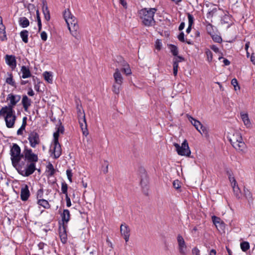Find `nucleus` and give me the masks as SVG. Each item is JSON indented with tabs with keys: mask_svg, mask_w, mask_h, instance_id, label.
Instances as JSON below:
<instances>
[{
	"mask_svg": "<svg viewBox=\"0 0 255 255\" xmlns=\"http://www.w3.org/2000/svg\"><path fill=\"white\" fill-rule=\"evenodd\" d=\"M156 11L155 8H144L139 11V17L144 25L149 26L154 24L155 21L153 17Z\"/></svg>",
	"mask_w": 255,
	"mask_h": 255,
	"instance_id": "nucleus-3",
	"label": "nucleus"
},
{
	"mask_svg": "<svg viewBox=\"0 0 255 255\" xmlns=\"http://www.w3.org/2000/svg\"><path fill=\"white\" fill-rule=\"evenodd\" d=\"M28 139L31 147L35 148L40 142L38 133L33 130L29 134Z\"/></svg>",
	"mask_w": 255,
	"mask_h": 255,
	"instance_id": "nucleus-9",
	"label": "nucleus"
},
{
	"mask_svg": "<svg viewBox=\"0 0 255 255\" xmlns=\"http://www.w3.org/2000/svg\"><path fill=\"white\" fill-rule=\"evenodd\" d=\"M206 28L208 31V32L211 35V30H212V25L210 23H208L206 26Z\"/></svg>",
	"mask_w": 255,
	"mask_h": 255,
	"instance_id": "nucleus-60",
	"label": "nucleus"
},
{
	"mask_svg": "<svg viewBox=\"0 0 255 255\" xmlns=\"http://www.w3.org/2000/svg\"><path fill=\"white\" fill-rule=\"evenodd\" d=\"M60 125L57 128V131L55 132L53 134L54 139H56V137L58 139V137L60 133H63L64 131V127L62 125L61 123L59 121Z\"/></svg>",
	"mask_w": 255,
	"mask_h": 255,
	"instance_id": "nucleus-28",
	"label": "nucleus"
},
{
	"mask_svg": "<svg viewBox=\"0 0 255 255\" xmlns=\"http://www.w3.org/2000/svg\"><path fill=\"white\" fill-rule=\"evenodd\" d=\"M178 38L179 41L183 42H185L184 33L183 32L180 33V34L178 36Z\"/></svg>",
	"mask_w": 255,
	"mask_h": 255,
	"instance_id": "nucleus-54",
	"label": "nucleus"
},
{
	"mask_svg": "<svg viewBox=\"0 0 255 255\" xmlns=\"http://www.w3.org/2000/svg\"><path fill=\"white\" fill-rule=\"evenodd\" d=\"M30 192L28 186L26 184H24L20 190V198L22 201H26L30 196Z\"/></svg>",
	"mask_w": 255,
	"mask_h": 255,
	"instance_id": "nucleus-12",
	"label": "nucleus"
},
{
	"mask_svg": "<svg viewBox=\"0 0 255 255\" xmlns=\"http://www.w3.org/2000/svg\"><path fill=\"white\" fill-rule=\"evenodd\" d=\"M118 62L121 63V65L123 67L121 69L122 72L124 73L126 75H129L131 74V69L126 61L121 58Z\"/></svg>",
	"mask_w": 255,
	"mask_h": 255,
	"instance_id": "nucleus-17",
	"label": "nucleus"
},
{
	"mask_svg": "<svg viewBox=\"0 0 255 255\" xmlns=\"http://www.w3.org/2000/svg\"><path fill=\"white\" fill-rule=\"evenodd\" d=\"M130 228L128 225L125 223L122 224L120 226V232L121 235L123 236L126 242H128L129 240L130 236Z\"/></svg>",
	"mask_w": 255,
	"mask_h": 255,
	"instance_id": "nucleus-11",
	"label": "nucleus"
},
{
	"mask_svg": "<svg viewBox=\"0 0 255 255\" xmlns=\"http://www.w3.org/2000/svg\"><path fill=\"white\" fill-rule=\"evenodd\" d=\"M188 23H189L188 25L192 26L193 23V21H194V18H193V16L191 14L188 13Z\"/></svg>",
	"mask_w": 255,
	"mask_h": 255,
	"instance_id": "nucleus-52",
	"label": "nucleus"
},
{
	"mask_svg": "<svg viewBox=\"0 0 255 255\" xmlns=\"http://www.w3.org/2000/svg\"><path fill=\"white\" fill-rule=\"evenodd\" d=\"M200 131H198L202 135H204L205 136H208V131L207 129L206 128L203 126L202 125L200 127Z\"/></svg>",
	"mask_w": 255,
	"mask_h": 255,
	"instance_id": "nucleus-38",
	"label": "nucleus"
},
{
	"mask_svg": "<svg viewBox=\"0 0 255 255\" xmlns=\"http://www.w3.org/2000/svg\"><path fill=\"white\" fill-rule=\"evenodd\" d=\"M8 75L9 77L6 79V83L16 88V85L15 82L13 80L12 74L11 73H10Z\"/></svg>",
	"mask_w": 255,
	"mask_h": 255,
	"instance_id": "nucleus-35",
	"label": "nucleus"
},
{
	"mask_svg": "<svg viewBox=\"0 0 255 255\" xmlns=\"http://www.w3.org/2000/svg\"><path fill=\"white\" fill-rule=\"evenodd\" d=\"M42 12L44 16V18L46 21H49L50 19V12L48 8L47 2L45 0L42 1Z\"/></svg>",
	"mask_w": 255,
	"mask_h": 255,
	"instance_id": "nucleus-20",
	"label": "nucleus"
},
{
	"mask_svg": "<svg viewBox=\"0 0 255 255\" xmlns=\"http://www.w3.org/2000/svg\"><path fill=\"white\" fill-rule=\"evenodd\" d=\"M212 220L218 230L223 231L225 229V224L220 218L213 216L212 217Z\"/></svg>",
	"mask_w": 255,
	"mask_h": 255,
	"instance_id": "nucleus-14",
	"label": "nucleus"
},
{
	"mask_svg": "<svg viewBox=\"0 0 255 255\" xmlns=\"http://www.w3.org/2000/svg\"><path fill=\"white\" fill-rule=\"evenodd\" d=\"M21 96L19 95H14L10 93L8 94L6 98V101L9 102L7 106L1 108L4 110H14V107L20 101Z\"/></svg>",
	"mask_w": 255,
	"mask_h": 255,
	"instance_id": "nucleus-8",
	"label": "nucleus"
},
{
	"mask_svg": "<svg viewBox=\"0 0 255 255\" xmlns=\"http://www.w3.org/2000/svg\"><path fill=\"white\" fill-rule=\"evenodd\" d=\"M47 169L48 170V172H49V175L51 176H53L55 172V170L50 162L48 163V164L46 166Z\"/></svg>",
	"mask_w": 255,
	"mask_h": 255,
	"instance_id": "nucleus-37",
	"label": "nucleus"
},
{
	"mask_svg": "<svg viewBox=\"0 0 255 255\" xmlns=\"http://www.w3.org/2000/svg\"><path fill=\"white\" fill-rule=\"evenodd\" d=\"M178 65L177 64H173V75L176 76L177 75Z\"/></svg>",
	"mask_w": 255,
	"mask_h": 255,
	"instance_id": "nucleus-51",
	"label": "nucleus"
},
{
	"mask_svg": "<svg viewBox=\"0 0 255 255\" xmlns=\"http://www.w3.org/2000/svg\"><path fill=\"white\" fill-rule=\"evenodd\" d=\"M19 23L22 27L25 28L29 25V21L26 17H21L19 18Z\"/></svg>",
	"mask_w": 255,
	"mask_h": 255,
	"instance_id": "nucleus-29",
	"label": "nucleus"
},
{
	"mask_svg": "<svg viewBox=\"0 0 255 255\" xmlns=\"http://www.w3.org/2000/svg\"><path fill=\"white\" fill-rule=\"evenodd\" d=\"M188 119L191 124L195 127L196 129L198 131H200V129H198V128L201 126L202 125L201 123L199 121L196 120L191 116L188 117Z\"/></svg>",
	"mask_w": 255,
	"mask_h": 255,
	"instance_id": "nucleus-32",
	"label": "nucleus"
},
{
	"mask_svg": "<svg viewBox=\"0 0 255 255\" xmlns=\"http://www.w3.org/2000/svg\"><path fill=\"white\" fill-rule=\"evenodd\" d=\"M0 116L2 117L5 121V125L8 128H12L14 127L16 116L14 110H0Z\"/></svg>",
	"mask_w": 255,
	"mask_h": 255,
	"instance_id": "nucleus-5",
	"label": "nucleus"
},
{
	"mask_svg": "<svg viewBox=\"0 0 255 255\" xmlns=\"http://www.w3.org/2000/svg\"><path fill=\"white\" fill-rule=\"evenodd\" d=\"M114 78L115 83L118 85H122L123 82V78L121 73L120 70L118 68L115 69V72L114 73Z\"/></svg>",
	"mask_w": 255,
	"mask_h": 255,
	"instance_id": "nucleus-18",
	"label": "nucleus"
},
{
	"mask_svg": "<svg viewBox=\"0 0 255 255\" xmlns=\"http://www.w3.org/2000/svg\"><path fill=\"white\" fill-rule=\"evenodd\" d=\"M20 36L22 38V41L25 43H27L28 42V32L26 30H23L21 31L20 33Z\"/></svg>",
	"mask_w": 255,
	"mask_h": 255,
	"instance_id": "nucleus-33",
	"label": "nucleus"
},
{
	"mask_svg": "<svg viewBox=\"0 0 255 255\" xmlns=\"http://www.w3.org/2000/svg\"><path fill=\"white\" fill-rule=\"evenodd\" d=\"M231 84L234 87L235 90H237V87H238V89H240V87L238 85V81L236 78H234L232 80Z\"/></svg>",
	"mask_w": 255,
	"mask_h": 255,
	"instance_id": "nucleus-47",
	"label": "nucleus"
},
{
	"mask_svg": "<svg viewBox=\"0 0 255 255\" xmlns=\"http://www.w3.org/2000/svg\"><path fill=\"white\" fill-rule=\"evenodd\" d=\"M5 29V26L2 23V18L0 16V39L1 41L7 39Z\"/></svg>",
	"mask_w": 255,
	"mask_h": 255,
	"instance_id": "nucleus-22",
	"label": "nucleus"
},
{
	"mask_svg": "<svg viewBox=\"0 0 255 255\" xmlns=\"http://www.w3.org/2000/svg\"><path fill=\"white\" fill-rule=\"evenodd\" d=\"M170 49L171 52L174 56H177L178 53V50L177 47L176 46L172 44L170 45Z\"/></svg>",
	"mask_w": 255,
	"mask_h": 255,
	"instance_id": "nucleus-40",
	"label": "nucleus"
},
{
	"mask_svg": "<svg viewBox=\"0 0 255 255\" xmlns=\"http://www.w3.org/2000/svg\"><path fill=\"white\" fill-rule=\"evenodd\" d=\"M173 186L176 189H178L180 188V182L178 180H174L173 182Z\"/></svg>",
	"mask_w": 255,
	"mask_h": 255,
	"instance_id": "nucleus-48",
	"label": "nucleus"
},
{
	"mask_svg": "<svg viewBox=\"0 0 255 255\" xmlns=\"http://www.w3.org/2000/svg\"><path fill=\"white\" fill-rule=\"evenodd\" d=\"M210 48L212 50H213L216 53H218L219 52V48L215 45H213L210 46Z\"/></svg>",
	"mask_w": 255,
	"mask_h": 255,
	"instance_id": "nucleus-61",
	"label": "nucleus"
},
{
	"mask_svg": "<svg viewBox=\"0 0 255 255\" xmlns=\"http://www.w3.org/2000/svg\"><path fill=\"white\" fill-rule=\"evenodd\" d=\"M241 116L244 125L247 128L250 127L251 126V123L249 118L248 115L247 114L243 113L242 112L241 113Z\"/></svg>",
	"mask_w": 255,
	"mask_h": 255,
	"instance_id": "nucleus-27",
	"label": "nucleus"
},
{
	"mask_svg": "<svg viewBox=\"0 0 255 255\" xmlns=\"http://www.w3.org/2000/svg\"><path fill=\"white\" fill-rule=\"evenodd\" d=\"M215 10L216 11V9H213L212 10L209 11L207 13V17L208 18H210L212 17V16L215 12Z\"/></svg>",
	"mask_w": 255,
	"mask_h": 255,
	"instance_id": "nucleus-58",
	"label": "nucleus"
},
{
	"mask_svg": "<svg viewBox=\"0 0 255 255\" xmlns=\"http://www.w3.org/2000/svg\"><path fill=\"white\" fill-rule=\"evenodd\" d=\"M78 120L83 134L86 136L88 134V131L87 129V125L86 123V118H84L83 119L79 118V119H78Z\"/></svg>",
	"mask_w": 255,
	"mask_h": 255,
	"instance_id": "nucleus-21",
	"label": "nucleus"
},
{
	"mask_svg": "<svg viewBox=\"0 0 255 255\" xmlns=\"http://www.w3.org/2000/svg\"><path fill=\"white\" fill-rule=\"evenodd\" d=\"M66 174L68 177V180L70 182H72V173L71 170H67L66 171Z\"/></svg>",
	"mask_w": 255,
	"mask_h": 255,
	"instance_id": "nucleus-53",
	"label": "nucleus"
},
{
	"mask_svg": "<svg viewBox=\"0 0 255 255\" xmlns=\"http://www.w3.org/2000/svg\"><path fill=\"white\" fill-rule=\"evenodd\" d=\"M241 248L243 252H246L250 248L249 243L247 242H243L241 243Z\"/></svg>",
	"mask_w": 255,
	"mask_h": 255,
	"instance_id": "nucleus-39",
	"label": "nucleus"
},
{
	"mask_svg": "<svg viewBox=\"0 0 255 255\" xmlns=\"http://www.w3.org/2000/svg\"><path fill=\"white\" fill-rule=\"evenodd\" d=\"M121 85H118L115 83L113 85V91L117 94H118L120 92V89Z\"/></svg>",
	"mask_w": 255,
	"mask_h": 255,
	"instance_id": "nucleus-45",
	"label": "nucleus"
},
{
	"mask_svg": "<svg viewBox=\"0 0 255 255\" xmlns=\"http://www.w3.org/2000/svg\"><path fill=\"white\" fill-rule=\"evenodd\" d=\"M178 250L181 255H186L187 253V248L183 238L180 235H178L177 238Z\"/></svg>",
	"mask_w": 255,
	"mask_h": 255,
	"instance_id": "nucleus-10",
	"label": "nucleus"
},
{
	"mask_svg": "<svg viewBox=\"0 0 255 255\" xmlns=\"http://www.w3.org/2000/svg\"><path fill=\"white\" fill-rule=\"evenodd\" d=\"M45 245V244L44 243H40L38 245V248L40 250H42L44 248V247Z\"/></svg>",
	"mask_w": 255,
	"mask_h": 255,
	"instance_id": "nucleus-63",
	"label": "nucleus"
},
{
	"mask_svg": "<svg viewBox=\"0 0 255 255\" xmlns=\"http://www.w3.org/2000/svg\"><path fill=\"white\" fill-rule=\"evenodd\" d=\"M61 150V145L59 143L58 139L56 137V139H54V147L53 149V153L55 158H57L60 156Z\"/></svg>",
	"mask_w": 255,
	"mask_h": 255,
	"instance_id": "nucleus-13",
	"label": "nucleus"
},
{
	"mask_svg": "<svg viewBox=\"0 0 255 255\" xmlns=\"http://www.w3.org/2000/svg\"><path fill=\"white\" fill-rule=\"evenodd\" d=\"M62 221L63 224H67L70 220V212L67 209H64L63 213L61 214Z\"/></svg>",
	"mask_w": 255,
	"mask_h": 255,
	"instance_id": "nucleus-25",
	"label": "nucleus"
},
{
	"mask_svg": "<svg viewBox=\"0 0 255 255\" xmlns=\"http://www.w3.org/2000/svg\"><path fill=\"white\" fill-rule=\"evenodd\" d=\"M205 53L207 57V60L210 62L212 61L213 59V55L212 52L208 49H207L205 51Z\"/></svg>",
	"mask_w": 255,
	"mask_h": 255,
	"instance_id": "nucleus-43",
	"label": "nucleus"
},
{
	"mask_svg": "<svg viewBox=\"0 0 255 255\" xmlns=\"http://www.w3.org/2000/svg\"><path fill=\"white\" fill-rule=\"evenodd\" d=\"M67 190H68L67 184L65 182H62V184H61V190H62V193L65 194V196L68 195Z\"/></svg>",
	"mask_w": 255,
	"mask_h": 255,
	"instance_id": "nucleus-41",
	"label": "nucleus"
},
{
	"mask_svg": "<svg viewBox=\"0 0 255 255\" xmlns=\"http://www.w3.org/2000/svg\"><path fill=\"white\" fill-rule=\"evenodd\" d=\"M43 190L41 188L37 191V198L38 199H41L43 197Z\"/></svg>",
	"mask_w": 255,
	"mask_h": 255,
	"instance_id": "nucleus-50",
	"label": "nucleus"
},
{
	"mask_svg": "<svg viewBox=\"0 0 255 255\" xmlns=\"http://www.w3.org/2000/svg\"><path fill=\"white\" fill-rule=\"evenodd\" d=\"M41 38L43 41H45L47 38V35L46 32L42 31L40 34Z\"/></svg>",
	"mask_w": 255,
	"mask_h": 255,
	"instance_id": "nucleus-55",
	"label": "nucleus"
},
{
	"mask_svg": "<svg viewBox=\"0 0 255 255\" xmlns=\"http://www.w3.org/2000/svg\"><path fill=\"white\" fill-rule=\"evenodd\" d=\"M5 60L6 63L10 67L12 70H14L16 68V61L15 57L14 55H6Z\"/></svg>",
	"mask_w": 255,
	"mask_h": 255,
	"instance_id": "nucleus-15",
	"label": "nucleus"
},
{
	"mask_svg": "<svg viewBox=\"0 0 255 255\" xmlns=\"http://www.w3.org/2000/svg\"><path fill=\"white\" fill-rule=\"evenodd\" d=\"M44 79L49 83H52V75L51 72L45 71L43 74Z\"/></svg>",
	"mask_w": 255,
	"mask_h": 255,
	"instance_id": "nucleus-34",
	"label": "nucleus"
},
{
	"mask_svg": "<svg viewBox=\"0 0 255 255\" xmlns=\"http://www.w3.org/2000/svg\"><path fill=\"white\" fill-rule=\"evenodd\" d=\"M199 250L196 248H194L192 250V254L193 255H199Z\"/></svg>",
	"mask_w": 255,
	"mask_h": 255,
	"instance_id": "nucleus-62",
	"label": "nucleus"
},
{
	"mask_svg": "<svg viewBox=\"0 0 255 255\" xmlns=\"http://www.w3.org/2000/svg\"><path fill=\"white\" fill-rule=\"evenodd\" d=\"M233 181L234 182V185H233V189L234 195L236 196V198L238 200L242 199V196L241 194V191L238 185H237L236 181L235 178H233Z\"/></svg>",
	"mask_w": 255,
	"mask_h": 255,
	"instance_id": "nucleus-19",
	"label": "nucleus"
},
{
	"mask_svg": "<svg viewBox=\"0 0 255 255\" xmlns=\"http://www.w3.org/2000/svg\"><path fill=\"white\" fill-rule=\"evenodd\" d=\"M162 43L161 40L159 39H157L155 42V48L158 50H160L161 48Z\"/></svg>",
	"mask_w": 255,
	"mask_h": 255,
	"instance_id": "nucleus-49",
	"label": "nucleus"
},
{
	"mask_svg": "<svg viewBox=\"0 0 255 255\" xmlns=\"http://www.w3.org/2000/svg\"><path fill=\"white\" fill-rule=\"evenodd\" d=\"M76 110L78 119L79 118L82 119L85 118V114L82 105H78L76 107Z\"/></svg>",
	"mask_w": 255,
	"mask_h": 255,
	"instance_id": "nucleus-31",
	"label": "nucleus"
},
{
	"mask_svg": "<svg viewBox=\"0 0 255 255\" xmlns=\"http://www.w3.org/2000/svg\"><path fill=\"white\" fill-rule=\"evenodd\" d=\"M36 19L37 23H41L40 17V13L39 10L37 9L36 11Z\"/></svg>",
	"mask_w": 255,
	"mask_h": 255,
	"instance_id": "nucleus-59",
	"label": "nucleus"
},
{
	"mask_svg": "<svg viewBox=\"0 0 255 255\" xmlns=\"http://www.w3.org/2000/svg\"><path fill=\"white\" fill-rule=\"evenodd\" d=\"M251 61L255 65V56L254 53H253L251 56Z\"/></svg>",
	"mask_w": 255,
	"mask_h": 255,
	"instance_id": "nucleus-64",
	"label": "nucleus"
},
{
	"mask_svg": "<svg viewBox=\"0 0 255 255\" xmlns=\"http://www.w3.org/2000/svg\"><path fill=\"white\" fill-rule=\"evenodd\" d=\"M59 236L62 242L63 243H65L67 241V235L64 226L63 227V231L62 232H60Z\"/></svg>",
	"mask_w": 255,
	"mask_h": 255,
	"instance_id": "nucleus-36",
	"label": "nucleus"
},
{
	"mask_svg": "<svg viewBox=\"0 0 255 255\" xmlns=\"http://www.w3.org/2000/svg\"><path fill=\"white\" fill-rule=\"evenodd\" d=\"M184 60V58L180 56H177L176 57H174L173 59V64H177L178 65V63Z\"/></svg>",
	"mask_w": 255,
	"mask_h": 255,
	"instance_id": "nucleus-44",
	"label": "nucleus"
},
{
	"mask_svg": "<svg viewBox=\"0 0 255 255\" xmlns=\"http://www.w3.org/2000/svg\"><path fill=\"white\" fill-rule=\"evenodd\" d=\"M25 127L21 126L20 128L17 131V135H22L23 134V130L25 129Z\"/></svg>",
	"mask_w": 255,
	"mask_h": 255,
	"instance_id": "nucleus-57",
	"label": "nucleus"
},
{
	"mask_svg": "<svg viewBox=\"0 0 255 255\" xmlns=\"http://www.w3.org/2000/svg\"><path fill=\"white\" fill-rule=\"evenodd\" d=\"M21 157L26 164L23 161L20 162L17 171L21 175L28 177L37 170L36 163L38 161V155L33 153L31 149L25 146Z\"/></svg>",
	"mask_w": 255,
	"mask_h": 255,
	"instance_id": "nucleus-1",
	"label": "nucleus"
},
{
	"mask_svg": "<svg viewBox=\"0 0 255 255\" xmlns=\"http://www.w3.org/2000/svg\"><path fill=\"white\" fill-rule=\"evenodd\" d=\"M121 85H118L115 83L113 85V91L117 94H118L120 92V89Z\"/></svg>",
	"mask_w": 255,
	"mask_h": 255,
	"instance_id": "nucleus-46",
	"label": "nucleus"
},
{
	"mask_svg": "<svg viewBox=\"0 0 255 255\" xmlns=\"http://www.w3.org/2000/svg\"><path fill=\"white\" fill-rule=\"evenodd\" d=\"M21 72L22 73L21 77L23 79L27 78L31 76V74L28 67L25 66H22L21 68Z\"/></svg>",
	"mask_w": 255,
	"mask_h": 255,
	"instance_id": "nucleus-24",
	"label": "nucleus"
},
{
	"mask_svg": "<svg viewBox=\"0 0 255 255\" xmlns=\"http://www.w3.org/2000/svg\"><path fill=\"white\" fill-rule=\"evenodd\" d=\"M31 100L26 95H23L21 103L25 111L27 112L29 107L31 105Z\"/></svg>",
	"mask_w": 255,
	"mask_h": 255,
	"instance_id": "nucleus-23",
	"label": "nucleus"
},
{
	"mask_svg": "<svg viewBox=\"0 0 255 255\" xmlns=\"http://www.w3.org/2000/svg\"><path fill=\"white\" fill-rule=\"evenodd\" d=\"M140 171L143 173V175L141 176L140 184L142 187H146L147 184V178L145 170L142 168Z\"/></svg>",
	"mask_w": 255,
	"mask_h": 255,
	"instance_id": "nucleus-26",
	"label": "nucleus"
},
{
	"mask_svg": "<svg viewBox=\"0 0 255 255\" xmlns=\"http://www.w3.org/2000/svg\"><path fill=\"white\" fill-rule=\"evenodd\" d=\"M63 14V17L66 22L71 34L76 39H79V27L78 24L77 19L71 13L69 8L66 9Z\"/></svg>",
	"mask_w": 255,
	"mask_h": 255,
	"instance_id": "nucleus-2",
	"label": "nucleus"
},
{
	"mask_svg": "<svg viewBox=\"0 0 255 255\" xmlns=\"http://www.w3.org/2000/svg\"><path fill=\"white\" fill-rule=\"evenodd\" d=\"M10 155L12 165L17 170L22 159V153L20 147L16 143L12 144L10 150Z\"/></svg>",
	"mask_w": 255,
	"mask_h": 255,
	"instance_id": "nucleus-6",
	"label": "nucleus"
},
{
	"mask_svg": "<svg viewBox=\"0 0 255 255\" xmlns=\"http://www.w3.org/2000/svg\"><path fill=\"white\" fill-rule=\"evenodd\" d=\"M67 206L69 207L71 206V200L68 195L65 196Z\"/></svg>",
	"mask_w": 255,
	"mask_h": 255,
	"instance_id": "nucleus-56",
	"label": "nucleus"
},
{
	"mask_svg": "<svg viewBox=\"0 0 255 255\" xmlns=\"http://www.w3.org/2000/svg\"><path fill=\"white\" fill-rule=\"evenodd\" d=\"M173 145L176 148V151L179 155L189 157L191 151L187 140L185 139L180 146L177 143H174Z\"/></svg>",
	"mask_w": 255,
	"mask_h": 255,
	"instance_id": "nucleus-7",
	"label": "nucleus"
},
{
	"mask_svg": "<svg viewBox=\"0 0 255 255\" xmlns=\"http://www.w3.org/2000/svg\"><path fill=\"white\" fill-rule=\"evenodd\" d=\"M212 38L214 41L217 43H221L222 41V37L217 34L211 35Z\"/></svg>",
	"mask_w": 255,
	"mask_h": 255,
	"instance_id": "nucleus-42",
	"label": "nucleus"
},
{
	"mask_svg": "<svg viewBox=\"0 0 255 255\" xmlns=\"http://www.w3.org/2000/svg\"><path fill=\"white\" fill-rule=\"evenodd\" d=\"M37 204L44 208L45 209H49L50 208V205L49 202L43 199H39L37 201Z\"/></svg>",
	"mask_w": 255,
	"mask_h": 255,
	"instance_id": "nucleus-30",
	"label": "nucleus"
},
{
	"mask_svg": "<svg viewBox=\"0 0 255 255\" xmlns=\"http://www.w3.org/2000/svg\"><path fill=\"white\" fill-rule=\"evenodd\" d=\"M229 140L232 145L239 152H244L246 145L243 140L241 133L235 132L230 137Z\"/></svg>",
	"mask_w": 255,
	"mask_h": 255,
	"instance_id": "nucleus-4",
	"label": "nucleus"
},
{
	"mask_svg": "<svg viewBox=\"0 0 255 255\" xmlns=\"http://www.w3.org/2000/svg\"><path fill=\"white\" fill-rule=\"evenodd\" d=\"M248 202L249 205L251 206L253 205L254 198L252 193L247 188L244 187V193L243 196Z\"/></svg>",
	"mask_w": 255,
	"mask_h": 255,
	"instance_id": "nucleus-16",
	"label": "nucleus"
}]
</instances>
